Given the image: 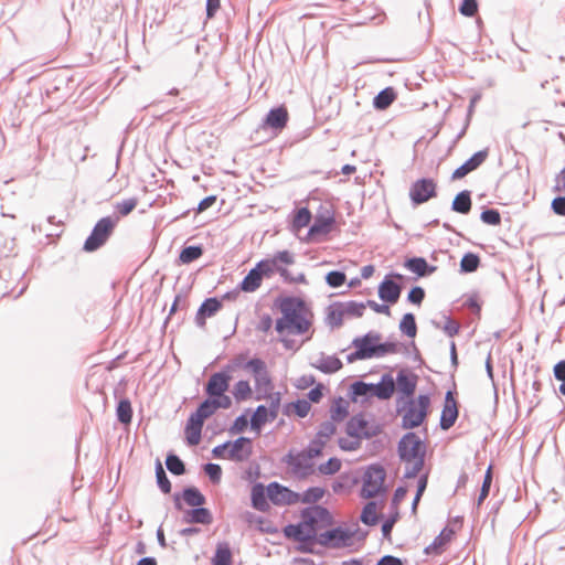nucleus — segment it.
<instances>
[{
  "label": "nucleus",
  "instance_id": "1",
  "mask_svg": "<svg viewBox=\"0 0 565 565\" xmlns=\"http://www.w3.org/2000/svg\"><path fill=\"white\" fill-rule=\"evenodd\" d=\"M274 307L281 312V317L275 323V330L279 334L285 331L292 334H303L311 327V321L306 318L308 308L302 298L296 296L277 297Z\"/></svg>",
  "mask_w": 565,
  "mask_h": 565
},
{
  "label": "nucleus",
  "instance_id": "2",
  "mask_svg": "<svg viewBox=\"0 0 565 565\" xmlns=\"http://www.w3.org/2000/svg\"><path fill=\"white\" fill-rule=\"evenodd\" d=\"M397 452L401 461L411 463L404 472L405 479L416 478L425 465L426 446L414 431L406 433L397 444Z\"/></svg>",
  "mask_w": 565,
  "mask_h": 565
},
{
  "label": "nucleus",
  "instance_id": "3",
  "mask_svg": "<svg viewBox=\"0 0 565 565\" xmlns=\"http://www.w3.org/2000/svg\"><path fill=\"white\" fill-rule=\"evenodd\" d=\"M385 479L386 470L381 463L369 465L362 476L360 497L370 500L377 495H384L386 493Z\"/></svg>",
  "mask_w": 565,
  "mask_h": 565
},
{
  "label": "nucleus",
  "instance_id": "4",
  "mask_svg": "<svg viewBox=\"0 0 565 565\" xmlns=\"http://www.w3.org/2000/svg\"><path fill=\"white\" fill-rule=\"evenodd\" d=\"M429 403V396L424 394L417 397V404L413 398H409L404 407L405 412L402 417V428L414 429L419 427L427 417Z\"/></svg>",
  "mask_w": 565,
  "mask_h": 565
},
{
  "label": "nucleus",
  "instance_id": "5",
  "mask_svg": "<svg viewBox=\"0 0 565 565\" xmlns=\"http://www.w3.org/2000/svg\"><path fill=\"white\" fill-rule=\"evenodd\" d=\"M118 217L105 216L97 221L90 234L84 242L83 249L85 252H95L106 244L113 234Z\"/></svg>",
  "mask_w": 565,
  "mask_h": 565
},
{
  "label": "nucleus",
  "instance_id": "6",
  "mask_svg": "<svg viewBox=\"0 0 565 565\" xmlns=\"http://www.w3.org/2000/svg\"><path fill=\"white\" fill-rule=\"evenodd\" d=\"M302 521L299 524H303L308 530L319 531L320 529L329 527L333 525L334 519L331 512L319 504H313L305 508L301 511Z\"/></svg>",
  "mask_w": 565,
  "mask_h": 565
},
{
  "label": "nucleus",
  "instance_id": "7",
  "mask_svg": "<svg viewBox=\"0 0 565 565\" xmlns=\"http://www.w3.org/2000/svg\"><path fill=\"white\" fill-rule=\"evenodd\" d=\"M352 535L348 529L337 526L321 533L309 530L305 537L316 540L321 546L338 548L344 546Z\"/></svg>",
  "mask_w": 565,
  "mask_h": 565
},
{
  "label": "nucleus",
  "instance_id": "8",
  "mask_svg": "<svg viewBox=\"0 0 565 565\" xmlns=\"http://www.w3.org/2000/svg\"><path fill=\"white\" fill-rule=\"evenodd\" d=\"M345 433L348 436L356 439H370L382 433V427L379 424H371L365 419V416L360 413L352 416L345 424Z\"/></svg>",
  "mask_w": 565,
  "mask_h": 565
},
{
  "label": "nucleus",
  "instance_id": "9",
  "mask_svg": "<svg viewBox=\"0 0 565 565\" xmlns=\"http://www.w3.org/2000/svg\"><path fill=\"white\" fill-rule=\"evenodd\" d=\"M437 196V183L431 178H420L412 183L409 199L414 206H418Z\"/></svg>",
  "mask_w": 565,
  "mask_h": 565
},
{
  "label": "nucleus",
  "instance_id": "10",
  "mask_svg": "<svg viewBox=\"0 0 565 565\" xmlns=\"http://www.w3.org/2000/svg\"><path fill=\"white\" fill-rule=\"evenodd\" d=\"M335 223L337 221L333 211L326 209L323 212H318L303 241L308 243L318 235L329 234L332 232Z\"/></svg>",
  "mask_w": 565,
  "mask_h": 565
},
{
  "label": "nucleus",
  "instance_id": "11",
  "mask_svg": "<svg viewBox=\"0 0 565 565\" xmlns=\"http://www.w3.org/2000/svg\"><path fill=\"white\" fill-rule=\"evenodd\" d=\"M268 500L275 505H291L300 500V494L288 487L273 481L266 486Z\"/></svg>",
  "mask_w": 565,
  "mask_h": 565
},
{
  "label": "nucleus",
  "instance_id": "12",
  "mask_svg": "<svg viewBox=\"0 0 565 565\" xmlns=\"http://www.w3.org/2000/svg\"><path fill=\"white\" fill-rule=\"evenodd\" d=\"M311 460L312 458H308L303 450L296 454L290 450L282 458V462L291 467L292 472L298 479H306L313 472V463Z\"/></svg>",
  "mask_w": 565,
  "mask_h": 565
},
{
  "label": "nucleus",
  "instance_id": "13",
  "mask_svg": "<svg viewBox=\"0 0 565 565\" xmlns=\"http://www.w3.org/2000/svg\"><path fill=\"white\" fill-rule=\"evenodd\" d=\"M393 278L402 279L403 276L398 273H390L385 275L377 289L379 298L391 305L398 301L403 289L402 285L396 282Z\"/></svg>",
  "mask_w": 565,
  "mask_h": 565
},
{
  "label": "nucleus",
  "instance_id": "14",
  "mask_svg": "<svg viewBox=\"0 0 565 565\" xmlns=\"http://www.w3.org/2000/svg\"><path fill=\"white\" fill-rule=\"evenodd\" d=\"M282 532L287 539L299 542L298 551L301 553H315L313 545L317 543V541L303 537L309 532V530L305 527L303 524H287L282 529Z\"/></svg>",
  "mask_w": 565,
  "mask_h": 565
},
{
  "label": "nucleus",
  "instance_id": "15",
  "mask_svg": "<svg viewBox=\"0 0 565 565\" xmlns=\"http://www.w3.org/2000/svg\"><path fill=\"white\" fill-rule=\"evenodd\" d=\"M459 416L458 402L452 391H447L444 401V407L440 414L439 427L441 430L450 429Z\"/></svg>",
  "mask_w": 565,
  "mask_h": 565
},
{
  "label": "nucleus",
  "instance_id": "16",
  "mask_svg": "<svg viewBox=\"0 0 565 565\" xmlns=\"http://www.w3.org/2000/svg\"><path fill=\"white\" fill-rule=\"evenodd\" d=\"M253 454V441L250 438L241 436L231 441L227 450V458L235 462H244L249 459Z\"/></svg>",
  "mask_w": 565,
  "mask_h": 565
},
{
  "label": "nucleus",
  "instance_id": "17",
  "mask_svg": "<svg viewBox=\"0 0 565 565\" xmlns=\"http://www.w3.org/2000/svg\"><path fill=\"white\" fill-rule=\"evenodd\" d=\"M289 115L284 105L269 109L266 117L263 119L260 128H269L274 131H281L288 124Z\"/></svg>",
  "mask_w": 565,
  "mask_h": 565
},
{
  "label": "nucleus",
  "instance_id": "18",
  "mask_svg": "<svg viewBox=\"0 0 565 565\" xmlns=\"http://www.w3.org/2000/svg\"><path fill=\"white\" fill-rule=\"evenodd\" d=\"M382 339V334L376 331H369L362 337H356L352 341V347L362 350L364 360L376 358L377 340Z\"/></svg>",
  "mask_w": 565,
  "mask_h": 565
},
{
  "label": "nucleus",
  "instance_id": "19",
  "mask_svg": "<svg viewBox=\"0 0 565 565\" xmlns=\"http://www.w3.org/2000/svg\"><path fill=\"white\" fill-rule=\"evenodd\" d=\"M488 156L489 150L487 148L475 152L452 172L451 180L462 179L470 172L477 170L487 160Z\"/></svg>",
  "mask_w": 565,
  "mask_h": 565
},
{
  "label": "nucleus",
  "instance_id": "20",
  "mask_svg": "<svg viewBox=\"0 0 565 565\" xmlns=\"http://www.w3.org/2000/svg\"><path fill=\"white\" fill-rule=\"evenodd\" d=\"M232 375L223 370L213 373L204 386V392L207 396L214 397L225 393L230 387Z\"/></svg>",
  "mask_w": 565,
  "mask_h": 565
},
{
  "label": "nucleus",
  "instance_id": "21",
  "mask_svg": "<svg viewBox=\"0 0 565 565\" xmlns=\"http://www.w3.org/2000/svg\"><path fill=\"white\" fill-rule=\"evenodd\" d=\"M417 385V375L406 371L401 370L397 373L395 386L397 387L398 393L403 397H411L414 395Z\"/></svg>",
  "mask_w": 565,
  "mask_h": 565
},
{
  "label": "nucleus",
  "instance_id": "22",
  "mask_svg": "<svg viewBox=\"0 0 565 565\" xmlns=\"http://www.w3.org/2000/svg\"><path fill=\"white\" fill-rule=\"evenodd\" d=\"M222 308V302L216 297L206 298L198 309L195 323L204 327L206 318L213 317Z\"/></svg>",
  "mask_w": 565,
  "mask_h": 565
},
{
  "label": "nucleus",
  "instance_id": "23",
  "mask_svg": "<svg viewBox=\"0 0 565 565\" xmlns=\"http://www.w3.org/2000/svg\"><path fill=\"white\" fill-rule=\"evenodd\" d=\"M395 391V380L391 373H385L381 376L379 383H372V393L374 397L381 401H386L392 397Z\"/></svg>",
  "mask_w": 565,
  "mask_h": 565
},
{
  "label": "nucleus",
  "instance_id": "24",
  "mask_svg": "<svg viewBox=\"0 0 565 565\" xmlns=\"http://www.w3.org/2000/svg\"><path fill=\"white\" fill-rule=\"evenodd\" d=\"M204 419L191 413L185 424L186 441L190 446H195L201 440Z\"/></svg>",
  "mask_w": 565,
  "mask_h": 565
},
{
  "label": "nucleus",
  "instance_id": "25",
  "mask_svg": "<svg viewBox=\"0 0 565 565\" xmlns=\"http://www.w3.org/2000/svg\"><path fill=\"white\" fill-rule=\"evenodd\" d=\"M182 521L185 523L209 525L213 522V515L207 508L194 507L184 512Z\"/></svg>",
  "mask_w": 565,
  "mask_h": 565
},
{
  "label": "nucleus",
  "instance_id": "26",
  "mask_svg": "<svg viewBox=\"0 0 565 565\" xmlns=\"http://www.w3.org/2000/svg\"><path fill=\"white\" fill-rule=\"evenodd\" d=\"M404 266L418 277H427L437 270L436 266L429 265L424 257L414 256L407 258Z\"/></svg>",
  "mask_w": 565,
  "mask_h": 565
},
{
  "label": "nucleus",
  "instance_id": "27",
  "mask_svg": "<svg viewBox=\"0 0 565 565\" xmlns=\"http://www.w3.org/2000/svg\"><path fill=\"white\" fill-rule=\"evenodd\" d=\"M349 396L352 402H367L373 396L372 393V383H366L364 381H354L349 388Z\"/></svg>",
  "mask_w": 565,
  "mask_h": 565
},
{
  "label": "nucleus",
  "instance_id": "28",
  "mask_svg": "<svg viewBox=\"0 0 565 565\" xmlns=\"http://www.w3.org/2000/svg\"><path fill=\"white\" fill-rule=\"evenodd\" d=\"M250 502L252 507L257 511L267 512L270 509V505L268 503L267 490L263 483L256 482L252 487Z\"/></svg>",
  "mask_w": 565,
  "mask_h": 565
},
{
  "label": "nucleus",
  "instance_id": "29",
  "mask_svg": "<svg viewBox=\"0 0 565 565\" xmlns=\"http://www.w3.org/2000/svg\"><path fill=\"white\" fill-rule=\"evenodd\" d=\"M255 381V388H256V392H257V395H256V399L259 401V399H263V398H267V396L273 393V382H271V379H270V375L268 373V370L266 369L265 371L260 372L259 374H257L254 379Z\"/></svg>",
  "mask_w": 565,
  "mask_h": 565
},
{
  "label": "nucleus",
  "instance_id": "30",
  "mask_svg": "<svg viewBox=\"0 0 565 565\" xmlns=\"http://www.w3.org/2000/svg\"><path fill=\"white\" fill-rule=\"evenodd\" d=\"M396 97L397 95L393 87H385L382 90H380L377 95H375V97L373 98V107L376 110H385L394 103Z\"/></svg>",
  "mask_w": 565,
  "mask_h": 565
},
{
  "label": "nucleus",
  "instance_id": "31",
  "mask_svg": "<svg viewBox=\"0 0 565 565\" xmlns=\"http://www.w3.org/2000/svg\"><path fill=\"white\" fill-rule=\"evenodd\" d=\"M312 365L324 374H333L343 367V363L338 356L324 354H321L319 363Z\"/></svg>",
  "mask_w": 565,
  "mask_h": 565
},
{
  "label": "nucleus",
  "instance_id": "32",
  "mask_svg": "<svg viewBox=\"0 0 565 565\" xmlns=\"http://www.w3.org/2000/svg\"><path fill=\"white\" fill-rule=\"evenodd\" d=\"M472 201L471 192L469 190H462L456 194L451 203V210L456 213L468 214L471 211Z\"/></svg>",
  "mask_w": 565,
  "mask_h": 565
},
{
  "label": "nucleus",
  "instance_id": "33",
  "mask_svg": "<svg viewBox=\"0 0 565 565\" xmlns=\"http://www.w3.org/2000/svg\"><path fill=\"white\" fill-rule=\"evenodd\" d=\"M377 503L374 500H370L365 503L361 511L360 520L363 524L367 526L376 525L382 519V514H377L376 512Z\"/></svg>",
  "mask_w": 565,
  "mask_h": 565
},
{
  "label": "nucleus",
  "instance_id": "34",
  "mask_svg": "<svg viewBox=\"0 0 565 565\" xmlns=\"http://www.w3.org/2000/svg\"><path fill=\"white\" fill-rule=\"evenodd\" d=\"M182 500L192 508L203 507L206 502L205 495L194 486L183 488Z\"/></svg>",
  "mask_w": 565,
  "mask_h": 565
},
{
  "label": "nucleus",
  "instance_id": "35",
  "mask_svg": "<svg viewBox=\"0 0 565 565\" xmlns=\"http://www.w3.org/2000/svg\"><path fill=\"white\" fill-rule=\"evenodd\" d=\"M274 419H270L269 413L267 411V407L265 405H258L256 409L254 411L252 418H250V429L255 430L257 434H260L263 426L267 422H273Z\"/></svg>",
  "mask_w": 565,
  "mask_h": 565
},
{
  "label": "nucleus",
  "instance_id": "36",
  "mask_svg": "<svg viewBox=\"0 0 565 565\" xmlns=\"http://www.w3.org/2000/svg\"><path fill=\"white\" fill-rule=\"evenodd\" d=\"M233 555L227 542H220L216 545L215 554L212 558V565H232Z\"/></svg>",
  "mask_w": 565,
  "mask_h": 565
},
{
  "label": "nucleus",
  "instance_id": "37",
  "mask_svg": "<svg viewBox=\"0 0 565 565\" xmlns=\"http://www.w3.org/2000/svg\"><path fill=\"white\" fill-rule=\"evenodd\" d=\"M262 281L259 274L253 267L239 282L237 290L254 292L260 287Z\"/></svg>",
  "mask_w": 565,
  "mask_h": 565
},
{
  "label": "nucleus",
  "instance_id": "38",
  "mask_svg": "<svg viewBox=\"0 0 565 565\" xmlns=\"http://www.w3.org/2000/svg\"><path fill=\"white\" fill-rule=\"evenodd\" d=\"M344 313L342 311L341 302H333L327 309V324L331 328H339L343 323Z\"/></svg>",
  "mask_w": 565,
  "mask_h": 565
},
{
  "label": "nucleus",
  "instance_id": "39",
  "mask_svg": "<svg viewBox=\"0 0 565 565\" xmlns=\"http://www.w3.org/2000/svg\"><path fill=\"white\" fill-rule=\"evenodd\" d=\"M203 253L204 248L202 245L184 246L179 254V262L184 265L191 264L199 259Z\"/></svg>",
  "mask_w": 565,
  "mask_h": 565
},
{
  "label": "nucleus",
  "instance_id": "40",
  "mask_svg": "<svg viewBox=\"0 0 565 565\" xmlns=\"http://www.w3.org/2000/svg\"><path fill=\"white\" fill-rule=\"evenodd\" d=\"M349 415V403L341 396L333 401L330 417L333 422H342Z\"/></svg>",
  "mask_w": 565,
  "mask_h": 565
},
{
  "label": "nucleus",
  "instance_id": "41",
  "mask_svg": "<svg viewBox=\"0 0 565 565\" xmlns=\"http://www.w3.org/2000/svg\"><path fill=\"white\" fill-rule=\"evenodd\" d=\"M117 420L124 425H128L132 420V406L128 398H122L118 402L116 407Z\"/></svg>",
  "mask_w": 565,
  "mask_h": 565
},
{
  "label": "nucleus",
  "instance_id": "42",
  "mask_svg": "<svg viewBox=\"0 0 565 565\" xmlns=\"http://www.w3.org/2000/svg\"><path fill=\"white\" fill-rule=\"evenodd\" d=\"M166 466L167 469L174 476H182L186 471L183 460L172 451L167 454Z\"/></svg>",
  "mask_w": 565,
  "mask_h": 565
},
{
  "label": "nucleus",
  "instance_id": "43",
  "mask_svg": "<svg viewBox=\"0 0 565 565\" xmlns=\"http://www.w3.org/2000/svg\"><path fill=\"white\" fill-rule=\"evenodd\" d=\"M154 472L158 488L164 494L170 493L172 486L159 459L156 461Z\"/></svg>",
  "mask_w": 565,
  "mask_h": 565
},
{
  "label": "nucleus",
  "instance_id": "44",
  "mask_svg": "<svg viewBox=\"0 0 565 565\" xmlns=\"http://www.w3.org/2000/svg\"><path fill=\"white\" fill-rule=\"evenodd\" d=\"M138 205V199L137 198H129L125 199L120 202H116L114 205V211L118 220L120 217L129 215Z\"/></svg>",
  "mask_w": 565,
  "mask_h": 565
},
{
  "label": "nucleus",
  "instance_id": "45",
  "mask_svg": "<svg viewBox=\"0 0 565 565\" xmlns=\"http://www.w3.org/2000/svg\"><path fill=\"white\" fill-rule=\"evenodd\" d=\"M279 267L280 266H276L275 260L271 258H265L257 262L254 269L259 274L260 279L263 280L264 278H270Z\"/></svg>",
  "mask_w": 565,
  "mask_h": 565
},
{
  "label": "nucleus",
  "instance_id": "46",
  "mask_svg": "<svg viewBox=\"0 0 565 565\" xmlns=\"http://www.w3.org/2000/svg\"><path fill=\"white\" fill-rule=\"evenodd\" d=\"M480 266V257L471 252L466 253L460 260V271L465 274L475 273Z\"/></svg>",
  "mask_w": 565,
  "mask_h": 565
},
{
  "label": "nucleus",
  "instance_id": "47",
  "mask_svg": "<svg viewBox=\"0 0 565 565\" xmlns=\"http://www.w3.org/2000/svg\"><path fill=\"white\" fill-rule=\"evenodd\" d=\"M399 330L408 338H415L417 334V324L414 313L407 312L399 322Z\"/></svg>",
  "mask_w": 565,
  "mask_h": 565
},
{
  "label": "nucleus",
  "instance_id": "48",
  "mask_svg": "<svg viewBox=\"0 0 565 565\" xmlns=\"http://www.w3.org/2000/svg\"><path fill=\"white\" fill-rule=\"evenodd\" d=\"M217 411V405L213 397L207 396L204 401H202L196 411L193 412L196 416L203 418L204 420L211 417Z\"/></svg>",
  "mask_w": 565,
  "mask_h": 565
},
{
  "label": "nucleus",
  "instance_id": "49",
  "mask_svg": "<svg viewBox=\"0 0 565 565\" xmlns=\"http://www.w3.org/2000/svg\"><path fill=\"white\" fill-rule=\"evenodd\" d=\"M311 217L312 215L308 207H300L294 216L292 228L297 231L308 226L311 221Z\"/></svg>",
  "mask_w": 565,
  "mask_h": 565
},
{
  "label": "nucleus",
  "instance_id": "50",
  "mask_svg": "<svg viewBox=\"0 0 565 565\" xmlns=\"http://www.w3.org/2000/svg\"><path fill=\"white\" fill-rule=\"evenodd\" d=\"M233 395L237 402L246 401L252 396V387L248 381L239 380L233 390Z\"/></svg>",
  "mask_w": 565,
  "mask_h": 565
},
{
  "label": "nucleus",
  "instance_id": "51",
  "mask_svg": "<svg viewBox=\"0 0 565 565\" xmlns=\"http://www.w3.org/2000/svg\"><path fill=\"white\" fill-rule=\"evenodd\" d=\"M341 460L337 457L329 458L326 462L318 466V470L321 475L332 476L340 471Z\"/></svg>",
  "mask_w": 565,
  "mask_h": 565
},
{
  "label": "nucleus",
  "instance_id": "52",
  "mask_svg": "<svg viewBox=\"0 0 565 565\" xmlns=\"http://www.w3.org/2000/svg\"><path fill=\"white\" fill-rule=\"evenodd\" d=\"M342 311L344 315L360 318L363 316L365 310V302L347 301L341 302Z\"/></svg>",
  "mask_w": 565,
  "mask_h": 565
},
{
  "label": "nucleus",
  "instance_id": "53",
  "mask_svg": "<svg viewBox=\"0 0 565 565\" xmlns=\"http://www.w3.org/2000/svg\"><path fill=\"white\" fill-rule=\"evenodd\" d=\"M326 445L327 444L324 439H318L315 437L303 449V451L307 454L308 458H318L322 456L323 448L326 447Z\"/></svg>",
  "mask_w": 565,
  "mask_h": 565
},
{
  "label": "nucleus",
  "instance_id": "54",
  "mask_svg": "<svg viewBox=\"0 0 565 565\" xmlns=\"http://www.w3.org/2000/svg\"><path fill=\"white\" fill-rule=\"evenodd\" d=\"M492 478H493V476H492V466L490 465L488 467V469L486 470V473H484V477H483L482 486H481L480 493H479V497H478V500H477V505L482 504V502L489 495L491 483H492Z\"/></svg>",
  "mask_w": 565,
  "mask_h": 565
},
{
  "label": "nucleus",
  "instance_id": "55",
  "mask_svg": "<svg viewBox=\"0 0 565 565\" xmlns=\"http://www.w3.org/2000/svg\"><path fill=\"white\" fill-rule=\"evenodd\" d=\"M399 520V510H391L390 515L382 523V535L386 540H391L392 530Z\"/></svg>",
  "mask_w": 565,
  "mask_h": 565
},
{
  "label": "nucleus",
  "instance_id": "56",
  "mask_svg": "<svg viewBox=\"0 0 565 565\" xmlns=\"http://www.w3.org/2000/svg\"><path fill=\"white\" fill-rule=\"evenodd\" d=\"M445 318V324L441 327L439 323L433 321V324L437 328V329H443V331L450 338L455 337L458 334L459 330H460V324L459 322H457L456 320H454L451 317L449 316H444Z\"/></svg>",
  "mask_w": 565,
  "mask_h": 565
},
{
  "label": "nucleus",
  "instance_id": "57",
  "mask_svg": "<svg viewBox=\"0 0 565 565\" xmlns=\"http://www.w3.org/2000/svg\"><path fill=\"white\" fill-rule=\"evenodd\" d=\"M323 495H324L323 488L310 487L302 493L299 501H301L303 503H316L319 500H321Z\"/></svg>",
  "mask_w": 565,
  "mask_h": 565
},
{
  "label": "nucleus",
  "instance_id": "58",
  "mask_svg": "<svg viewBox=\"0 0 565 565\" xmlns=\"http://www.w3.org/2000/svg\"><path fill=\"white\" fill-rule=\"evenodd\" d=\"M399 350V343L395 341H385L381 342V340H377L376 345V358H382L387 354H394L397 353Z\"/></svg>",
  "mask_w": 565,
  "mask_h": 565
},
{
  "label": "nucleus",
  "instance_id": "59",
  "mask_svg": "<svg viewBox=\"0 0 565 565\" xmlns=\"http://www.w3.org/2000/svg\"><path fill=\"white\" fill-rule=\"evenodd\" d=\"M480 220L488 225H500L501 214L497 209H484L480 214Z\"/></svg>",
  "mask_w": 565,
  "mask_h": 565
},
{
  "label": "nucleus",
  "instance_id": "60",
  "mask_svg": "<svg viewBox=\"0 0 565 565\" xmlns=\"http://www.w3.org/2000/svg\"><path fill=\"white\" fill-rule=\"evenodd\" d=\"M347 280V275L341 270H331L326 275V282L331 288L341 287Z\"/></svg>",
  "mask_w": 565,
  "mask_h": 565
},
{
  "label": "nucleus",
  "instance_id": "61",
  "mask_svg": "<svg viewBox=\"0 0 565 565\" xmlns=\"http://www.w3.org/2000/svg\"><path fill=\"white\" fill-rule=\"evenodd\" d=\"M203 470L212 483H220L222 479V468L220 465L207 462L203 466Z\"/></svg>",
  "mask_w": 565,
  "mask_h": 565
},
{
  "label": "nucleus",
  "instance_id": "62",
  "mask_svg": "<svg viewBox=\"0 0 565 565\" xmlns=\"http://www.w3.org/2000/svg\"><path fill=\"white\" fill-rule=\"evenodd\" d=\"M246 353H239L235 355L222 370L231 375L232 372L237 369H244L248 360H246Z\"/></svg>",
  "mask_w": 565,
  "mask_h": 565
},
{
  "label": "nucleus",
  "instance_id": "63",
  "mask_svg": "<svg viewBox=\"0 0 565 565\" xmlns=\"http://www.w3.org/2000/svg\"><path fill=\"white\" fill-rule=\"evenodd\" d=\"M455 531L448 526L444 527L441 532L434 539L433 543L444 552L445 546L451 541Z\"/></svg>",
  "mask_w": 565,
  "mask_h": 565
},
{
  "label": "nucleus",
  "instance_id": "64",
  "mask_svg": "<svg viewBox=\"0 0 565 565\" xmlns=\"http://www.w3.org/2000/svg\"><path fill=\"white\" fill-rule=\"evenodd\" d=\"M554 377L562 382L558 391L562 395H565V360H561L554 365Z\"/></svg>",
  "mask_w": 565,
  "mask_h": 565
}]
</instances>
